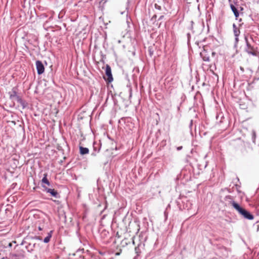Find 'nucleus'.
I'll list each match as a JSON object with an SVG mask.
<instances>
[{
  "label": "nucleus",
  "instance_id": "obj_1",
  "mask_svg": "<svg viewBox=\"0 0 259 259\" xmlns=\"http://www.w3.org/2000/svg\"><path fill=\"white\" fill-rule=\"evenodd\" d=\"M235 210L241 215L244 219L248 220H252L254 218V216L250 211L242 207L240 204H235Z\"/></svg>",
  "mask_w": 259,
  "mask_h": 259
},
{
  "label": "nucleus",
  "instance_id": "obj_2",
  "mask_svg": "<svg viewBox=\"0 0 259 259\" xmlns=\"http://www.w3.org/2000/svg\"><path fill=\"white\" fill-rule=\"evenodd\" d=\"M244 40L246 44V47L244 48V51L248 55H251L255 56L257 55L256 51L254 50L253 47L251 45L248 37L246 35L244 36Z\"/></svg>",
  "mask_w": 259,
  "mask_h": 259
},
{
  "label": "nucleus",
  "instance_id": "obj_3",
  "mask_svg": "<svg viewBox=\"0 0 259 259\" xmlns=\"http://www.w3.org/2000/svg\"><path fill=\"white\" fill-rule=\"evenodd\" d=\"M105 74L107 78H104L105 80L108 82H111L113 80L111 68L109 65L106 64L105 66Z\"/></svg>",
  "mask_w": 259,
  "mask_h": 259
},
{
  "label": "nucleus",
  "instance_id": "obj_4",
  "mask_svg": "<svg viewBox=\"0 0 259 259\" xmlns=\"http://www.w3.org/2000/svg\"><path fill=\"white\" fill-rule=\"evenodd\" d=\"M42 187L44 188L45 191H46L47 193L50 194L52 196L56 198H59L60 197V196L57 191L54 189L49 188L44 185H42Z\"/></svg>",
  "mask_w": 259,
  "mask_h": 259
},
{
  "label": "nucleus",
  "instance_id": "obj_5",
  "mask_svg": "<svg viewBox=\"0 0 259 259\" xmlns=\"http://www.w3.org/2000/svg\"><path fill=\"white\" fill-rule=\"evenodd\" d=\"M36 69L38 75H41L45 72V66L40 60H36L35 62Z\"/></svg>",
  "mask_w": 259,
  "mask_h": 259
},
{
  "label": "nucleus",
  "instance_id": "obj_6",
  "mask_svg": "<svg viewBox=\"0 0 259 259\" xmlns=\"http://www.w3.org/2000/svg\"><path fill=\"white\" fill-rule=\"evenodd\" d=\"M225 201L227 202L226 205H231L233 206V207L235 209V204H239L238 203L236 202L233 200V197L231 195H227L224 198Z\"/></svg>",
  "mask_w": 259,
  "mask_h": 259
},
{
  "label": "nucleus",
  "instance_id": "obj_7",
  "mask_svg": "<svg viewBox=\"0 0 259 259\" xmlns=\"http://www.w3.org/2000/svg\"><path fill=\"white\" fill-rule=\"evenodd\" d=\"M230 8L234 13L236 19L237 20L238 17L239 16L238 8H237V6L236 7L232 4H230Z\"/></svg>",
  "mask_w": 259,
  "mask_h": 259
},
{
  "label": "nucleus",
  "instance_id": "obj_8",
  "mask_svg": "<svg viewBox=\"0 0 259 259\" xmlns=\"http://www.w3.org/2000/svg\"><path fill=\"white\" fill-rule=\"evenodd\" d=\"M207 51L205 49H203V51L200 53V55L202 58L203 61L205 62H209L210 59L209 55L207 54Z\"/></svg>",
  "mask_w": 259,
  "mask_h": 259
},
{
  "label": "nucleus",
  "instance_id": "obj_9",
  "mask_svg": "<svg viewBox=\"0 0 259 259\" xmlns=\"http://www.w3.org/2000/svg\"><path fill=\"white\" fill-rule=\"evenodd\" d=\"M8 94L9 95L10 99L11 100H14V99L17 100V97H20L19 96L17 95L16 88H13L12 90V91L9 92Z\"/></svg>",
  "mask_w": 259,
  "mask_h": 259
},
{
  "label": "nucleus",
  "instance_id": "obj_10",
  "mask_svg": "<svg viewBox=\"0 0 259 259\" xmlns=\"http://www.w3.org/2000/svg\"><path fill=\"white\" fill-rule=\"evenodd\" d=\"M16 101L21 105L23 109L26 108L28 105L27 102L25 100H23L20 97H17Z\"/></svg>",
  "mask_w": 259,
  "mask_h": 259
},
{
  "label": "nucleus",
  "instance_id": "obj_11",
  "mask_svg": "<svg viewBox=\"0 0 259 259\" xmlns=\"http://www.w3.org/2000/svg\"><path fill=\"white\" fill-rule=\"evenodd\" d=\"M52 67H53L52 65L50 66V70L49 72L48 73V75H47L48 81H52L54 82V72L53 71Z\"/></svg>",
  "mask_w": 259,
  "mask_h": 259
},
{
  "label": "nucleus",
  "instance_id": "obj_12",
  "mask_svg": "<svg viewBox=\"0 0 259 259\" xmlns=\"http://www.w3.org/2000/svg\"><path fill=\"white\" fill-rule=\"evenodd\" d=\"M79 153L81 155L87 154L89 153V149L87 147H83L80 146L79 147Z\"/></svg>",
  "mask_w": 259,
  "mask_h": 259
},
{
  "label": "nucleus",
  "instance_id": "obj_13",
  "mask_svg": "<svg viewBox=\"0 0 259 259\" xmlns=\"http://www.w3.org/2000/svg\"><path fill=\"white\" fill-rule=\"evenodd\" d=\"M53 231H50L48 233L47 236L44 239L43 242L45 243H48L50 241L51 238L52 237Z\"/></svg>",
  "mask_w": 259,
  "mask_h": 259
},
{
  "label": "nucleus",
  "instance_id": "obj_14",
  "mask_svg": "<svg viewBox=\"0 0 259 259\" xmlns=\"http://www.w3.org/2000/svg\"><path fill=\"white\" fill-rule=\"evenodd\" d=\"M47 177H48V174L45 173L44 174L43 178L41 180V183L45 184L47 185L48 186H51V183L48 180Z\"/></svg>",
  "mask_w": 259,
  "mask_h": 259
},
{
  "label": "nucleus",
  "instance_id": "obj_15",
  "mask_svg": "<svg viewBox=\"0 0 259 259\" xmlns=\"http://www.w3.org/2000/svg\"><path fill=\"white\" fill-rule=\"evenodd\" d=\"M233 32L235 36H239L240 31L235 24H233Z\"/></svg>",
  "mask_w": 259,
  "mask_h": 259
},
{
  "label": "nucleus",
  "instance_id": "obj_16",
  "mask_svg": "<svg viewBox=\"0 0 259 259\" xmlns=\"http://www.w3.org/2000/svg\"><path fill=\"white\" fill-rule=\"evenodd\" d=\"M101 148V145L100 144H97L95 142H94L93 143V149L94 151L95 152H97V153H99L100 151Z\"/></svg>",
  "mask_w": 259,
  "mask_h": 259
},
{
  "label": "nucleus",
  "instance_id": "obj_17",
  "mask_svg": "<svg viewBox=\"0 0 259 259\" xmlns=\"http://www.w3.org/2000/svg\"><path fill=\"white\" fill-rule=\"evenodd\" d=\"M84 250V248H79L76 251L75 253L73 254V255H78L79 257H81V254L83 253Z\"/></svg>",
  "mask_w": 259,
  "mask_h": 259
},
{
  "label": "nucleus",
  "instance_id": "obj_18",
  "mask_svg": "<svg viewBox=\"0 0 259 259\" xmlns=\"http://www.w3.org/2000/svg\"><path fill=\"white\" fill-rule=\"evenodd\" d=\"M109 234V232L106 231L105 229L103 230L101 233V236L102 238L107 237Z\"/></svg>",
  "mask_w": 259,
  "mask_h": 259
},
{
  "label": "nucleus",
  "instance_id": "obj_19",
  "mask_svg": "<svg viewBox=\"0 0 259 259\" xmlns=\"http://www.w3.org/2000/svg\"><path fill=\"white\" fill-rule=\"evenodd\" d=\"M255 138H256L255 132L254 131H252V134H251V139H252V142L254 143V144L255 143Z\"/></svg>",
  "mask_w": 259,
  "mask_h": 259
},
{
  "label": "nucleus",
  "instance_id": "obj_20",
  "mask_svg": "<svg viewBox=\"0 0 259 259\" xmlns=\"http://www.w3.org/2000/svg\"><path fill=\"white\" fill-rule=\"evenodd\" d=\"M35 243H34L33 245H31V243H29L28 245L26 246V248L28 249L30 248L31 250H33V248L35 247Z\"/></svg>",
  "mask_w": 259,
  "mask_h": 259
},
{
  "label": "nucleus",
  "instance_id": "obj_21",
  "mask_svg": "<svg viewBox=\"0 0 259 259\" xmlns=\"http://www.w3.org/2000/svg\"><path fill=\"white\" fill-rule=\"evenodd\" d=\"M238 41H239V37H238V36H235V43H234V48H236L237 47V44L238 43Z\"/></svg>",
  "mask_w": 259,
  "mask_h": 259
},
{
  "label": "nucleus",
  "instance_id": "obj_22",
  "mask_svg": "<svg viewBox=\"0 0 259 259\" xmlns=\"http://www.w3.org/2000/svg\"><path fill=\"white\" fill-rule=\"evenodd\" d=\"M253 227L256 229L257 232H259V222L254 224Z\"/></svg>",
  "mask_w": 259,
  "mask_h": 259
},
{
  "label": "nucleus",
  "instance_id": "obj_23",
  "mask_svg": "<svg viewBox=\"0 0 259 259\" xmlns=\"http://www.w3.org/2000/svg\"><path fill=\"white\" fill-rule=\"evenodd\" d=\"M155 8L156 9H157L158 10H161V7L156 4H155Z\"/></svg>",
  "mask_w": 259,
  "mask_h": 259
},
{
  "label": "nucleus",
  "instance_id": "obj_24",
  "mask_svg": "<svg viewBox=\"0 0 259 259\" xmlns=\"http://www.w3.org/2000/svg\"><path fill=\"white\" fill-rule=\"evenodd\" d=\"M187 39H188V43L190 41V39L191 38V34L190 33H187Z\"/></svg>",
  "mask_w": 259,
  "mask_h": 259
},
{
  "label": "nucleus",
  "instance_id": "obj_25",
  "mask_svg": "<svg viewBox=\"0 0 259 259\" xmlns=\"http://www.w3.org/2000/svg\"><path fill=\"white\" fill-rule=\"evenodd\" d=\"M205 124H206V128H209V129H210L211 128V126H209L208 125V123L207 122V121H205Z\"/></svg>",
  "mask_w": 259,
  "mask_h": 259
},
{
  "label": "nucleus",
  "instance_id": "obj_26",
  "mask_svg": "<svg viewBox=\"0 0 259 259\" xmlns=\"http://www.w3.org/2000/svg\"><path fill=\"white\" fill-rule=\"evenodd\" d=\"M161 146H164L166 145V141L165 140H162L161 142Z\"/></svg>",
  "mask_w": 259,
  "mask_h": 259
},
{
  "label": "nucleus",
  "instance_id": "obj_27",
  "mask_svg": "<svg viewBox=\"0 0 259 259\" xmlns=\"http://www.w3.org/2000/svg\"><path fill=\"white\" fill-rule=\"evenodd\" d=\"M237 8H238L239 9V12L243 10V8L239 5H237Z\"/></svg>",
  "mask_w": 259,
  "mask_h": 259
},
{
  "label": "nucleus",
  "instance_id": "obj_28",
  "mask_svg": "<svg viewBox=\"0 0 259 259\" xmlns=\"http://www.w3.org/2000/svg\"><path fill=\"white\" fill-rule=\"evenodd\" d=\"M235 186L236 187V189L238 193H240V191L238 190V188L240 187V186L238 184H235Z\"/></svg>",
  "mask_w": 259,
  "mask_h": 259
},
{
  "label": "nucleus",
  "instance_id": "obj_29",
  "mask_svg": "<svg viewBox=\"0 0 259 259\" xmlns=\"http://www.w3.org/2000/svg\"><path fill=\"white\" fill-rule=\"evenodd\" d=\"M191 26H190V27L189 28V29H190V30H193V24H194V22H193V21H191Z\"/></svg>",
  "mask_w": 259,
  "mask_h": 259
},
{
  "label": "nucleus",
  "instance_id": "obj_30",
  "mask_svg": "<svg viewBox=\"0 0 259 259\" xmlns=\"http://www.w3.org/2000/svg\"><path fill=\"white\" fill-rule=\"evenodd\" d=\"M34 238L35 239L39 240H42V238L40 236H36L34 237Z\"/></svg>",
  "mask_w": 259,
  "mask_h": 259
},
{
  "label": "nucleus",
  "instance_id": "obj_31",
  "mask_svg": "<svg viewBox=\"0 0 259 259\" xmlns=\"http://www.w3.org/2000/svg\"><path fill=\"white\" fill-rule=\"evenodd\" d=\"M164 217L165 218V219H167V216H168V213H167V212L166 211H164Z\"/></svg>",
  "mask_w": 259,
  "mask_h": 259
},
{
  "label": "nucleus",
  "instance_id": "obj_32",
  "mask_svg": "<svg viewBox=\"0 0 259 259\" xmlns=\"http://www.w3.org/2000/svg\"><path fill=\"white\" fill-rule=\"evenodd\" d=\"M149 52L150 56H152V55H153V51L151 50V49H149Z\"/></svg>",
  "mask_w": 259,
  "mask_h": 259
},
{
  "label": "nucleus",
  "instance_id": "obj_33",
  "mask_svg": "<svg viewBox=\"0 0 259 259\" xmlns=\"http://www.w3.org/2000/svg\"><path fill=\"white\" fill-rule=\"evenodd\" d=\"M97 152L94 151L92 153V155L93 156H96L97 155Z\"/></svg>",
  "mask_w": 259,
  "mask_h": 259
},
{
  "label": "nucleus",
  "instance_id": "obj_34",
  "mask_svg": "<svg viewBox=\"0 0 259 259\" xmlns=\"http://www.w3.org/2000/svg\"><path fill=\"white\" fill-rule=\"evenodd\" d=\"M182 148H183V147H182V146H179V147H177V150H178V151H180V150H182Z\"/></svg>",
  "mask_w": 259,
  "mask_h": 259
},
{
  "label": "nucleus",
  "instance_id": "obj_35",
  "mask_svg": "<svg viewBox=\"0 0 259 259\" xmlns=\"http://www.w3.org/2000/svg\"><path fill=\"white\" fill-rule=\"evenodd\" d=\"M163 18H164V16L163 15H161V16H160L159 17V18H158V21L161 20Z\"/></svg>",
  "mask_w": 259,
  "mask_h": 259
},
{
  "label": "nucleus",
  "instance_id": "obj_36",
  "mask_svg": "<svg viewBox=\"0 0 259 259\" xmlns=\"http://www.w3.org/2000/svg\"><path fill=\"white\" fill-rule=\"evenodd\" d=\"M240 70L242 71V73L244 72V69L242 66L240 67Z\"/></svg>",
  "mask_w": 259,
  "mask_h": 259
},
{
  "label": "nucleus",
  "instance_id": "obj_37",
  "mask_svg": "<svg viewBox=\"0 0 259 259\" xmlns=\"http://www.w3.org/2000/svg\"><path fill=\"white\" fill-rule=\"evenodd\" d=\"M130 97H132V88L130 87Z\"/></svg>",
  "mask_w": 259,
  "mask_h": 259
},
{
  "label": "nucleus",
  "instance_id": "obj_38",
  "mask_svg": "<svg viewBox=\"0 0 259 259\" xmlns=\"http://www.w3.org/2000/svg\"><path fill=\"white\" fill-rule=\"evenodd\" d=\"M215 55H216L215 52H211V56H212V57H214L215 56Z\"/></svg>",
  "mask_w": 259,
  "mask_h": 259
},
{
  "label": "nucleus",
  "instance_id": "obj_39",
  "mask_svg": "<svg viewBox=\"0 0 259 259\" xmlns=\"http://www.w3.org/2000/svg\"><path fill=\"white\" fill-rule=\"evenodd\" d=\"M193 125V120H191V121H190V124H189V126L190 127H191V126H192Z\"/></svg>",
  "mask_w": 259,
  "mask_h": 259
},
{
  "label": "nucleus",
  "instance_id": "obj_40",
  "mask_svg": "<svg viewBox=\"0 0 259 259\" xmlns=\"http://www.w3.org/2000/svg\"><path fill=\"white\" fill-rule=\"evenodd\" d=\"M111 149H112V150L115 149V150H117L118 149V148H117V146H115V147L114 148L113 147V146H112V147H111Z\"/></svg>",
  "mask_w": 259,
  "mask_h": 259
},
{
  "label": "nucleus",
  "instance_id": "obj_41",
  "mask_svg": "<svg viewBox=\"0 0 259 259\" xmlns=\"http://www.w3.org/2000/svg\"><path fill=\"white\" fill-rule=\"evenodd\" d=\"M99 253L101 254V255H104L105 254V252H102V251H99Z\"/></svg>",
  "mask_w": 259,
  "mask_h": 259
},
{
  "label": "nucleus",
  "instance_id": "obj_42",
  "mask_svg": "<svg viewBox=\"0 0 259 259\" xmlns=\"http://www.w3.org/2000/svg\"><path fill=\"white\" fill-rule=\"evenodd\" d=\"M156 15H154V16H153V17H152V20H153V19H155L156 18Z\"/></svg>",
  "mask_w": 259,
  "mask_h": 259
},
{
  "label": "nucleus",
  "instance_id": "obj_43",
  "mask_svg": "<svg viewBox=\"0 0 259 259\" xmlns=\"http://www.w3.org/2000/svg\"><path fill=\"white\" fill-rule=\"evenodd\" d=\"M138 250H139L138 247H135V251H136V253H137L138 252Z\"/></svg>",
  "mask_w": 259,
  "mask_h": 259
},
{
  "label": "nucleus",
  "instance_id": "obj_44",
  "mask_svg": "<svg viewBox=\"0 0 259 259\" xmlns=\"http://www.w3.org/2000/svg\"><path fill=\"white\" fill-rule=\"evenodd\" d=\"M38 229L39 231H41L42 230V228L40 226L38 227Z\"/></svg>",
  "mask_w": 259,
  "mask_h": 259
},
{
  "label": "nucleus",
  "instance_id": "obj_45",
  "mask_svg": "<svg viewBox=\"0 0 259 259\" xmlns=\"http://www.w3.org/2000/svg\"><path fill=\"white\" fill-rule=\"evenodd\" d=\"M76 234H77V235L78 236H79V232H78V231H76Z\"/></svg>",
  "mask_w": 259,
  "mask_h": 259
},
{
  "label": "nucleus",
  "instance_id": "obj_46",
  "mask_svg": "<svg viewBox=\"0 0 259 259\" xmlns=\"http://www.w3.org/2000/svg\"><path fill=\"white\" fill-rule=\"evenodd\" d=\"M12 122L14 123V124H16V122L15 121H12Z\"/></svg>",
  "mask_w": 259,
  "mask_h": 259
},
{
  "label": "nucleus",
  "instance_id": "obj_47",
  "mask_svg": "<svg viewBox=\"0 0 259 259\" xmlns=\"http://www.w3.org/2000/svg\"><path fill=\"white\" fill-rule=\"evenodd\" d=\"M108 139H109L112 140L111 139V138L109 136H108Z\"/></svg>",
  "mask_w": 259,
  "mask_h": 259
},
{
  "label": "nucleus",
  "instance_id": "obj_48",
  "mask_svg": "<svg viewBox=\"0 0 259 259\" xmlns=\"http://www.w3.org/2000/svg\"><path fill=\"white\" fill-rule=\"evenodd\" d=\"M241 21H242V19H240L239 20V22H241Z\"/></svg>",
  "mask_w": 259,
  "mask_h": 259
},
{
  "label": "nucleus",
  "instance_id": "obj_49",
  "mask_svg": "<svg viewBox=\"0 0 259 259\" xmlns=\"http://www.w3.org/2000/svg\"><path fill=\"white\" fill-rule=\"evenodd\" d=\"M116 255H119V253H116Z\"/></svg>",
  "mask_w": 259,
  "mask_h": 259
},
{
  "label": "nucleus",
  "instance_id": "obj_50",
  "mask_svg": "<svg viewBox=\"0 0 259 259\" xmlns=\"http://www.w3.org/2000/svg\"><path fill=\"white\" fill-rule=\"evenodd\" d=\"M237 179L238 181H239V179L238 178H237Z\"/></svg>",
  "mask_w": 259,
  "mask_h": 259
},
{
  "label": "nucleus",
  "instance_id": "obj_51",
  "mask_svg": "<svg viewBox=\"0 0 259 259\" xmlns=\"http://www.w3.org/2000/svg\"><path fill=\"white\" fill-rule=\"evenodd\" d=\"M212 259H217V258H215V257H213V258H212Z\"/></svg>",
  "mask_w": 259,
  "mask_h": 259
}]
</instances>
